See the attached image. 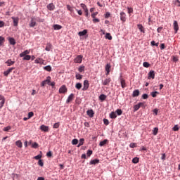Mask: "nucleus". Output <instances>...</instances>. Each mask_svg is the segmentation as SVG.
Segmentation results:
<instances>
[{
  "label": "nucleus",
  "mask_w": 180,
  "mask_h": 180,
  "mask_svg": "<svg viewBox=\"0 0 180 180\" xmlns=\"http://www.w3.org/2000/svg\"><path fill=\"white\" fill-rule=\"evenodd\" d=\"M120 83H121L122 88H126V86H127V85H126V80H124V79L121 78L120 79Z\"/></svg>",
  "instance_id": "obj_24"
},
{
  "label": "nucleus",
  "mask_w": 180,
  "mask_h": 180,
  "mask_svg": "<svg viewBox=\"0 0 180 180\" xmlns=\"http://www.w3.org/2000/svg\"><path fill=\"white\" fill-rule=\"evenodd\" d=\"M75 88L76 89H79V90L81 89L82 88V84L81 83L76 84Z\"/></svg>",
  "instance_id": "obj_37"
},
{
  "label": "nucleus",
  "mask_w": 180,
  "mask_h": 180,
  "mask_svg": "<svg viewBox=\"0 0 180 180\" xmlns=\"http://www.w3.org/2000/svg\"><path fill=\"white\" fill-rule=\"evenodd\" d=\"M5 41V38L0 37V46H2V44Z\"/></svg>",
  "instance_id": "obj_54"
},
{
  "label": "nucleus",
  "mask_w": 180,
  "mask_h": 180,
  "mask_svg": "<svg viewBox=\"0 0 180 180\" xmlns=\"http://www.w3.org/2000/svg\"><path fill=\"white\" fill-rule=\"evenodd\" d=\"M53 155V153H51V151H49L46 153V156L50 158V157H52Z\"/></svg>",
  "instance_id": "obj_63"
},
{
  "label": "nucleus",
  "mask_w": 180,
  "mask_h": 180,
  "mask_svg": "<svg viewBox=\"0 0 180 180\" xmlns=\"http://www.w3.org/2000/svg\"><path fill=\"white\" fill-rule=\"evenodd\" d=\"M51 47H53V45H51V44H50V43H48V44H46V48H45V50H46V51H50V50H51Z\"/></svg>",
  "instance_id": "obj_25"
},
{
  "label": "nucleus",
  "mask_w": 180,
  "mask_h": 180,
  "mask_svg": "<svg viewBox=\"0 0 180 180\" xmlns=\"http://www.w3.org/2000/svg\"><path fill=\"white\" fill-rule=\"evenodd\" d=\"M81 8L84 11V12H87L88 8L86 7V5L84 4H80Z\"/></svg>",
  "instance_id": "obj_32"
},
{
  "label": "nucleus",
  "mask_w": 180,
  "mask_h": 180,
  "mask_svg": "<svg viewBox=\"0 0 180 180\" xmlns=\"http://www.w3.org/2000/svg\"><path fill=\"white\" fill-rule=\"evenodd\" d=\"M162 29H163L162 27H159L157 29L158 33H161V32H162Z\"/></svg>",
  "instance_id": "obj_60"
},
{
  "label": "nucleus",
  "mask_w": 180,
  "mask_h": 180,
  "mask_svg": "<svg viewBox=\"0 0 180 180\" xmlns=\"http://www.w3.org/2000/svg\"><path fill=\"white\" fill-rule=\"evenodd\" d=\"M0 109H2L4 108V105H5V97L0 94Z\"/></svg>",
  "instance_id": "obj_6"
},
{
  "label": "nucleus",
  "mask_w": 180,
  "mask_h": 180,
  "mask_svg": "<svg viewBox=\"0 0 180 180\" xmlns=\"http://www.w3.org/2000/svg\"><path fill=\"white\" fill-rule=\"evenodd\" d=\"M88 88H89V82L88 80H84L82 91H86Z\"/></svg>",
  "instance_id": "obj_10"
},
{
  "label": "nucleus",
  "mask_w": 180,
  "mask_h": 180,
  "mask_svg": "<svg viewBox=\"0 0 180 180\" xmlns=\"http://www.w3.org/2000/svg\"><path fill=\"white\" fill-rule=\"evenodd\" d=\"M44 70H45L46 71H49V72H50L51 71V66L50 65H47L44 67Z\"/></svg>",
  "instance_id": "obj_36"
},
{
  "label": "nucleus",
  "mask_w": 180,
  "mask_h": 180,
  "mask_svg": "<svg viewBox=\"0 0 180 180\" xmlns=\"http://www.w3.org/2000/svg\"><path fill=\"white\" fill-rule=\"evenodd\" d=\"M108 143V139H105L103 141H101L99 143L100 147H103Z\"/></svg>",
  "instance_id": "obj_27"
},
{
  "label": "nucleus",
  "mask_w": 180,
  "mask_h": 180,
  "mask_svg": "<svg viewBox=\"0 0 180 180\" xmlns=\"http://www.w3.org/2000/svg\"><path fill=\"white\" fill-rule=\"evenodd\" d=\"M134 109L135 112L137 111V110H139L140 109V105H139V104L138 103V104L135 105L134 106Z\"/></svg>",
  "instance_id": "obj_48"
},
{
  "label": "nucleus",
  "mask_w": 180,
  "mask_h": 180,
  "mask_svg": "<svg viewBox=\"0 0 180 180\" xmlns=\"http://www.w3.org/2000/svg\"><path fill=\"white\" fill-rule=\"evenodd\" d=\"M67 9L68 11H70V12H74V8L70 5H67Z\"/></svg>",
  "instance_id": "obj_39"
},
{
  "label": "nucleus",
  "mask_w": 180,
  "mask_h": 180,
  "mask_svg": "<svg viewBox=\"0 0 180 180\" xmlns=\"http://www.w3.org/2000/svg\"><path fill=\"white\" fill-rule=\"evenodd\" d=\"M32 148H37V147H39V143L34 142V143H32Z\"/></svg>",
  "instance_id": "obj_49"
},
{
  "label": "nucleus",
  "mask_w": 180,
  "mask_h": 180,
  "mask_svg": "<svg viewBox=\"0 0 180 180\" xmlns=\"http://www.w3.org/2000/svg\"><path fill=\"white\" fill-rule=\"evenodd\" d=\"M38 165H39L40 167H43V165H44V163H43V160H39L38 161Z\"/></svg>",
  "instance_id": "obj_55"
},
{
  "label": "nucleus",
  "mask_w": 180,
  "mask_h": 180,
  "mask_svg": "<svg viewBox=\"0 0 180 180\" xmlns=\"http://www.w3.org/2000/svg\"><path fill=\"white\" fill-rule=\"evenodd\" d=\"M46 8L49 11H54V9H56V6H54L53 3H51L46 6Z\"/></svg>",
  "instance_id": "obj_12"
},
{
  "label": "nucleus",
  "mask_w": 180,
  "mask_h": 180,
  "mask_svg": "<svg viewBox=\"0 0 180 180\" xmlns=\"http://www.w3.org/2000/svg\"><path fill=\"white\" fill-rule=\"evenodd\" d=\"M160 93L158 91H153L150 94L151 96L153 98H156L157 97V95H159Z\"/></svg>",
  "instance_id": "obj_33"
},
{
  "label": "nucleus",
  "mask_w": 180,
  "mask_h": 180,
  "mask_svg": "<svg viewBox=\"0 0 180 180\" xmlns=\"http://www.w3.org/2000/svg\"><path fill=\"white\" fill-rule=\"evenodd\" d=\"M105 71H108V72H110V64L108 63L105 67Z\"/></svg>",
  "instance_id": "obj_35"
},
{
  "label": "nucleus",
  "mask_w": 180,
  "mask_h": 180,
  "mask_svg": "<svg viewBox=\"0 0 180 180\" xmlns=\"http://www.w3.org/2000/svg\"><path fill=\"white\" fill-rule=\"evenodd\" d=\"M86 155L88 157H91V155H92V150H87Z\"/></svg>",
  "instance_id": "obj_56"
},
{
  "label": "nucleus",
  "mask_w": 180,
  "mask_h": 180,
  "mask_svg": "<svg viewBox=\"0 0 180 180\" xmlns=\"http://www.w3.org/2000/svg\"><path fill=\"white\" fill-rule=\"evenodd\" d=\"M62 27H63L61 25H53L54 30H60V29H61Z\"/></svg>",
  "instance_id": "obj_34"
},
{
  "label": "nucleus",
  "mask_w": 180,
  "mask_h": 180,
  "mask_svg": "<svg viewBox=\"0 0 180 180\" xmlns=\"http://www.w3.org/2000/svg\"><path fill=\"white\" fill-rule=\"evenodd\" d=\"M34 26H36V18L32 17L30 23V27H34Z\"/></svg>",
  "instance_id": "obj_9"
},
{
  "label": "nucleus",
  "mask_w": 180,
  "mask_h": 180,
  "mask_svg": "<svg viewBox=\"0 0 180 180\" xmlns=\"http://www.w3.org/2000/svg\"><path fill=\"white\" fill-rule=\"evenodd\" d=\"M99 164V159H94L90 161V165H95Z\"/></svg>",
  "instance_id": "obj_20"
},
{
  "label": "nucleus",
  "mask_w": 180,
  "mask_h": 180,
  "mask_svg": "<svg viewBox=\"0 0 180 180\" xmlns=\"http://www.w3.org/2000/svg\"><path fill=\"white\" fill-rule=\"evenodd\" d=\"M174 33H178V30H179V25H178V22L174 21L173 23Z\"/></svg>",
  "instance_id": "obj_8"
},
{
  "label": "nucleus",
  "mask_w": 180,
  "mask_h": 180,
  "mask_svg": "<svg viewBox=\"0 0 180 180\" xmlns=\"http://www.w3.org/2000/svg\"><path fill=\"white\" fill-rule=\"evenodd\" d=\"M106 98H107V96H106V95H105V94H101V95H100V96H99V99H100V101H101L102 102H103V101H105V100L106 99Z\"/></svg>",
  "instance_id": "obj_30"
},
{
  "label": "nucleus",
  "mask_w": 180,
  "mask_h": 180,
  "mask_svg": "<svg viewBox=\"0 0 180 180\" xmlns=\"http://www.w3.org/2000/svg\"><path fill=\"white\" fill-rule=\"evenodd\" d=\"M110 119H116V117H117V115H116V112H112L110 114Z\"/></svg>",
  "instance_id": "obj_26"
},
{
  "label": "nucleus",
  "mask_w": 180,
  "mask_h": 180,
  "mask_svg": "<svg viewBox=\"0 0 180 180\" xmlns=\"http://www.w3.org/2000/svg\"><path fill=\"white\" fill-rule=\"evenodd\" d=\"M75 77L76 79H82V75H79V73H76Z\"/></svg>",
  "instance_id": "obj_41"
},
{
  "label": "nucleus",
  "mask_w": 180,
  "mask_h": 180,
  "mask_svg": "<svg viewBox=\"0 0 180 180\" xmlns=\"http://www.w3.org/2000/svg\"><path fill=\"white\" fill-rule=\"evenodd\" d=\"M27 54H30V51L25 50L20 54V57H25V56H27Z\"/></svg>",
  "instance_id": "obj_18"
},
{
  "label": "nucleus",
  "mask_w": 180,
  "mask_h": 180,
  "mask_svg": "<svg viewBox=\"0 0 180 180\" xmlns=\"http://www.w3.org/2000/svg\"><path fill=\"white\" fill-rule=\"evenodd\" d=\"M140 95V91L139 89H136L132 93L133 98H136Z\"/></svg>",
  "instance_id": "obj_16"
},
{
  "label": "nucleus",
  "mask_w": 180,
  "mask_h": 180,
  "mask_svg": "<svg viewBox=\"0 0 180 180\" xmlns=\"http://www.w3.org/2000/svg\"><path fill=\"white\" fill-rule=\"evenodd\" d=\"M103 123L104 124H105V126H108L109 124V120H108L107 119H104Z\"/></svg>",
  "instance_id": "obj_58"
},
{
  "label": "nucleus",
  "mask_w": 180,
  "mask_h": 180,
  "mask_svg": "<svg viewBox=\"0 0 180 180\" xmlns=\"http://www.w3.org/2000/svg\"><path fill=\"white\" fill-rule=\"evenodd\" d=\"M105 39H108V40H112V35H110V33H107L105 34Z\"/></svg>",
  "instance_id": "obj_42"
},
{
  "label": "nucleus",
  "mask_w": 180,
  "mask_h": 180,
  "mask_svg": "<svg viewBox=\"0 0 180 180\" xmlns=\"http://www.w3.org/2000/svg\"><path fill=\"white\" fill-rule=\"evenodd\" d=\"M32 58V56H30V55H25V56H24V58H22V60H27V61L29 60H30Z\"/></svg>",
  "instance_id": "obj_46"
},
{
  "label": "nucleus",
  "mask_w": 180,
  "mask_h": 180,
  "mask_svg": "<svg viewBox=\"0 0 180 180\" xmlns=\"http://www.w3.org/2000/svg\"><path fill=\"white\" fill-rule=\"evenodd\" d=\"M139 161V158H137V157L134 158L132 160L133 164H138Z\"/></svg>",
  "instance_id": "obj_38"
},
{
  "label": "nucleus",
  "mask_w": 180,
  "mask_h": 180,
  "mask_svg": "<svg viewBox=\"0 0 180 180\" xmlns=\"http://www.w3.org/2000/svg\"><path fill=\"white\" fill-rule=\"evenodd\" d=\"M36 64H43L44 65V60H43V58H37L35 60H34Z\"/></svg>",
  "instance_id": "obj_15"
},
{
  "label": "nucleus",
  "mask_w": 180,
  "mask_h": 180,
  "mask_svg": "<svg viewBox=\"0 0 180 180\" xmlns=\"http://www.w3.org/2000/svg\"><path fill=\"white\" fill-rule=\"evenodd\" d=\"M154 79V78H155V72H154V70H150L149 72H148V79Z\"/></svg>",
  "instance_id": "obj_4"
},
{
  "label": "nucleus",
  "mask_w": 180,
  "mask_h": 180,
  "mask_svg": "<svg viewBox=\"0 0 180 180\" xmlns=\"http://www.w3.org/2000/svg\"><path fill=\"white\" fill-rule=\"evenodd\" d=\"M87 33H88V30H84L83 31L79 32L78 34L79 36L82 37V36H85Z\"/></svg>",
  "instance_id": "obj_22"
},
{
  "label": "nucleus",
  "mask_w": 180,
  "mask_h": 180,
  "mask_svg": "<svg viewBox=\"0 0 180 180\" xmlns=\"http://www.w3.org/2000/svg\"><path fill=\"white\" fill-rule=\"evenodd\" d=\"M148 95L145 94L142 95V99H148Z\"/></svg>",
  "instance_id": "obj_59"
},
{
  "label": "nucleus",
  "mask_w": 180,
  "mask_h": 180,
  "mask_svg": "<svg viewBox=\"0 0 180 180\" xmlns=\"http://www.w3.org/2000/svg\"><path fill=\"white\" fill-rule=\"evenodd\" d=\"M68 89H67V86L65 85H63L59 89V94H67V91Z\"/></svg>",
  "instance_id": "obj_3"
},
{
  "label": "nucleus",
  "mask_w": 180,
  "mask_h": 180,
  "mask_svg": "<svg viewBox=\"0 0 180 180\" xmlns=\"http://www.w3.org/2000/svg\"><path fill=\"white\" fill-rule=\"evenodd\" d=\"M50 82H51V77L48 76L46 80H44L41 83V86H46V85H50Z\"/></svg>",
  "instance_id": "obj_1"
},
{
  "label": "nucleus",
  "mask_w": 180,
  "mask_h": 180,
  "mask_svg": "<svg viewBox=\"0 0 180 180\" xmlns=\"http://www.w3.org/2000/svg\"><path fill=\"white\" fill-rule=\"evenodd\" d=\"M33 116H34V113H33V112H28V119L33 117Z\"/></svg>",
  "instance_id": "obj_51"
},
{
  "label": "nucleus",
  "mask_w": 180,
  "mask_h": 180,
  "mask_svg": "<svg viewBox=\"0 0 180 180\" xmlns=\"http://www.w3.org/2000/svg\"><path fill=\"white\" fill-rule=\"evenodd\" d=\"M112 81V79L110 77H108L105 79V80H102V84L104 86L109 85L110 84V82Z\"/></svg>",
  "instance_id": "obj_11"
},
{
  "label": "nucleus",
  "mask_w": 180,
  "mask_h": 180,
  "mask_svg": "<svg viewBox=\"0 0 180 180\" xmlns=\"http://www.w3.org/2000/svg\"><path fill=\"white\" fill-rule=\"evenodd\" d=\"M173 130H174V131H178V130H179V127H178V125H175L173 127Z\"/></svg>",
  "instance_id": "obj_57"
},
{
  "label": "nucleus",
  "mask_w": 180,
  "mask_h": 180,
  "mask_svg": "<svg viewBox=\"0 0 180 180\" xmlns=\"http://www.w3.org/2000/svg\"><path fill=\"white\" fill-rule=\"evenodd\" d=\"M6 64H7L8 67H11V65H13V64H15V61H12L11 59H8L6 61Z\"/></svg>",
  "instance_id": "obj_23"
},
{
  "label": "nucleus",
  "mask_w": 180,
  "mask_h": 180,
  "mask_svg": "<svg viewBox=\"0 0 180 180\" xmlns=\"http://www.w3.org/2000/svg\"><path fill=\"white\" fill-rule=\"evenodd\" d=\"M115 113H117L118 116H120L123 113V111H122L121 109H117L116 110Z\"/></svg>",
  "instance_id": "obj_43"
},
{
  "label": "nucleus",
  "mask_w": 180,
  "mask_h": 180,
  "mask_svg": "<svg viewBox=\"0 0 180 180\" xmlns=\"http://www.w3.org/2000/svg\"><path fill=\"white\" fill-rule=\"evenodd\" d=\"M40 130H41L42 131H49V127L46 125H41Z\"/></svg>",
  "instance_id": "obj_21"
},
{
  "label": "nucleus",
  "mask_w": 180,
  "mask_h": 180,
  "mask_svg": "<svg viewBox=\"0 0 180 180\" xmlns=\"http://www.w3.org/2000/svg\"><path fill=\"white\" fill-rule=\"evenodd\" d=\"M75 98V96L74 95V94H71L68 97V99L66 100V103H70V102H72V101H74Z\"/></svg>",
  "instance_id": "obj_7"
},
{
  "label": "nucleus",
  "mask_w": 180,
  "mask_h": 180,
  "mask_svg": "<svg viewBox=\"0 0 180 180\" xmlns=\"http://www.w3.org/2000/svg\"><path fill=\"white\" fill-rule=\"evenodd\" d=\"M128 13H133V8L128 7Z\"/></svg>",
  "instance_id": "obj_61"
},
{
  "label": "nucleus",
  "mask_w": 180,
  "mask_h": 180,
  "mask_svg": "<svg viewBox=\"0 0 180 180\" xmlns=\"http://www.w3.org/2000/svg\"><path fill=\"white\" fill-rule=\"evenodd\" d=\"M12 129V127L11 126H8L6 127L3 129L4 131H9V130H11Z\"/></svg>",
  "instance_id": "obj_45"
},
{
  "label": "nucleus",
  "mask_w": 180,
  "mask_h": 180,
  "mask_svg": "<svg viewBox=\"0 0 180 180\" xmlns=\"http://www.w3.org/2000/svg\"><path fill=\"white\" fill-rule=\"evenodd\" d=\"M35 160H40L41 158V155H37L34 158Z\"/></svg>",
  "instance_id": "obj_62"
},
{
  "label": "nucleus",
  "mask_w": 180,
  "mask_h": 180,
  "mask_svg": "<svg viewBox=\"0 0 180 180\" xmlns=\"http://www.w3.org/2000/svg\"><path fill=\"white\" fill-rule=\"evenodd\" d=\"M15 146H17V147L19 148H22V147H23V143H22V141L18 140L15 141Z\"/></svg>",
  "instance_id": "obj_19"
},
{
  "label": "nucleus",
  "mask_w": 180,
  "mask_h": 180,
  "mask_svg": "<svg viewBox=\"0 0 180 180\" xmlns=\"http://www.w3.org/2000/svg\"><path fill=\"white\" fill-rule=\"evenodd\" d=\"M60 127V123L57 122L53 124V129H58Z\"/></svg>",
  "instance_id": "obj_52"
},
{
  "label": "nucleus",
  "mask_w": 180,
  "mask_h": 180,
  "mask_svg": "<svg viewBox=\"0 0 180 180\" xmlns=\"http://www.w3.org/2000/svg\"><path fill=\"white\" fill-rule=\"evenodd\" d=\"M72 144L73 146H77V144H78V139H73V140L72 141Z\"/></svg>",
  "instance_id": "obj_47"
},
{
  "label": "nucleus",
  "mask_w": 180,
  "mask_h": 180,
  "mask_svg": "<svg viewBox=\"0 0 180 180\" xmlns=\"http://www.w3.org/2000/svg\"><path fill=\"white\" fill-rule=\"evenodd\" d=\"M138 28L139 29L140 32H141L142 33H145L144 27H143L141 24L138 25Z\"/></svg>",
  "instance_id": "obj_28"
},
{
  "label": "nucleus",
  "mask_w": 180,
  "mask_h": 180,
  "mask_svg": "<svg viewBox=\"0 0 180 180\" xmlns=\"http://www.w3.org/2000/svg\"><path fill=\"white\" fill-rule=\"evenodd\" d=\"M157 134H158V128L155 127L153 129V136H157Z\"/></svg>",
  "instance_id": "obj_44"
},
{
  "label": "nucleus",
  "mask_w": 180,
  "mask_h": 180,
  "mask_svg": "<svg viewBox=\"0 0 180 180\" xmlns=\"http://www.w3.org/2000/svg\"><path fill=\"white\" fill-rule=\"evenodd\" d=\"M84 141H85V139H84V138L80 139L77 147H81V146H84Z\"/></svg>",
  "instance_id": "obj_31"
},
{
  "label": "nucleus",
  "mask_w": 180,
  "mask_h": 180,
  "mask_svg": "<svg viewBox=\"0 0 180 180\" xmlns=\"http://www.w3.org/2000/svg\"><path fill=\"white\" fill-rule=\"evenodd\" d=\"M143 67H145L146 68H148V67H150V63H148V62H144L143 63Z\"/></svg>",
  "instance_id": "obj_50"
},
{
  "label": "nucleus",
  "mask_w": 180,
  "mask_h": 180,
  "mask_svg": "<svg viewBox=\"0 0 180 180\" xmlns=\"http://www.w3.org/2000/svg\"><path fill=\"white\" fill-rule=\"evenodd\" d=\"M9 43L10 44H12V46H15L16 44V41L13 38H9Z\"/></svg>",
  "instance_id": "obj_29"
},
{
  "label": "nucleus",
  "mask_w": 180,
  "mask_h": 180,
  "mask_svg": "<svg viewBox=\"0 0 180 180\" xmlns=\"http://www.w3.org/2000/svg\"><path fill=\"white\" fill-rule=\"evenodd\" d=\"M174 5H176V6H180V1L179 0H176L174 1Z\"/></svg>",
  "instance_id": "obj_53"
},
{
  "label": "nucleus",
  "mask_w": 180,
  "mask_h": 180,
  "mask_svg": "<svg viewBox=\"0 0 180 180\" xmlns=\"http://www.w3.org/2000/svg\"><path fill=\"white\" fill-rule=\"evenodd\" d=\"M78 71L79 72H83V71H85V66H80L78 68Z\"/></svg>",
  "instance_id": "obj_40"
},
{
  "label": "nucleus",
  "mask_w": 180,
  "mask_h": 180,
  "mask_svg": "<svg viewBox=\"0 0 180 180\" xmlns=\"http://www.w3.org/2000/svg\"><path fill=\"white\" fill-rule=\"evenodd\" d=\"M86 114L89 117H94V115H95V113L94 112V110H88L86 111Z\"/></svg>",
  "instance_id": "obj_17"
},
{
  "label": "nucleus",
  "mask_w": 180,
  "mask_h": 180,
  "mask_svg": "<svg viewBox=\"0 0 180 180\" xmlns=\"http://www.w3.org/2000/svg\"><path fill=\"white\" fill-rule=\"evenodd\" d=\"M84 56L82 55H78L74 60V63L76 64H81L82 63V58Z\"/></svg>",
  "instance_id": "obj_2"
},
{
  "label": "nucleus",
  "mask_w": 180,
  "mask_h": 180,
  "mask_svg": "<svg viewBox=\"0 0 180 180\" xmlns=\"http://www.w3.org/2000/svg\"><path fill=\"white\" fill-rule=\"evenodd\" d=\"M120 20H122V22H126V13H120Z\"/></svg>",
  "instance_id": "obj_14"
},
{
  "label": "nucleus",
  "mask_w": 180,
  "mask_h": 180,
  "mask_svg": "<svg viewBox=\"0 0 180 180\" xmlns=\"http://www.w3.org/2000/svg\"><path fill=\"white\" fill-rule=\"evenodd\" d=\"M13 70H15V68H10L8 70H7L6 71H5L4 72L5 77H8L9 75V74L11 72H12V71H13Z\"/></svg>",
  "instance_id": "obj_13"
},
{
  "label": "nucleus",
  "mask_w": 180,
  "mask_h": 180,
  "mask_svg": "<svg viewBox=\"0 0 180 180\" xmlns=\"http://www.w3.org/2000/svg\"><path fill=\"white\" fill-rule=\"evenodd\" d=\"M13 20V26H18L19 25V17H11Z\"/></svg>",
  "instance_id": "obj_5"
},
{
  "label": "nucleus",
  "mask_w": 180,
  "mask_h": 180,
  "mask_svg": "<svg viewBox=\"0 0 180 180\" xmlns=\"http://www.w3.org/2000/svg\"><path fill=\"white\" fill-rule=\"evenodd\" d=\"M84 127H89V122H85L84 123Z\"/></svg>",
  "instance_id": "obj_64"
}]
</instances>
